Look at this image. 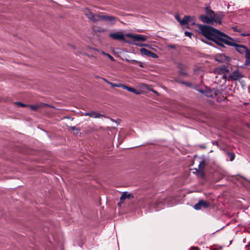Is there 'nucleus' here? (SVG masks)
Returning a JSON list of instances; mask_svg holds the SVG:
<instances>
[{
    "mask_svg": "<svg viewBox=\"0 0 250 250\" xmlns=\"http://www.w3.org/2000/svg\"><path fill=\"white\" fill-rule=\"evenodd\" d=\"M199 32L207 39L214 42L220 46H223V42L228 36L219 30L210 26L200 24Z\"/></svg>",
    "mask_w": 250,
    "mask_h": 250,
    "instance_id": "1",
    "label": "nucleus"
},
{
    "mask_svg": "<svg viewBox=\"0 0 250 250\" xmlns=\"http://www.w3.org/2000/svg\"><path fill=\"white\" fill-rule=\"evenodd\" d=\"M224 44L234 47L235 49L237 52L241 54H245V56H246V54L249 49L246 46L244 45L239 44L234 42L233 39L229 36L228 38H226L223 42V44Z\"/></svg>",
    "mask_w": 250,
    "mask_h": 250,
    "instance_id": "2",
    "label": "nucleus"
},
{
    "mask_svg": "<svg viewBox=\"0 0 250 250\" xmlns=\"http://www.w3.org/2000/svg\"><path fill=\"white\" fill-rule=\"evenodd\" d=\"M223 78H226V79L229 80H239L243 77V75L240 73L238 70H236L233 71L231 74H230L228 77L225 75L223 76Z\"/></svg>",
    "mask_w": 250,
    "mask_h": 250,
    "instance_id": "3",
    "label": "nucleus"
},
{
    "mask_svg": "<svg viewBox=\"0 0 250 250\" xmlns=\"http://www.w3.org/2000/svg\"><path fill=\"white\" fill-rule=\"evenodd\" d=\"M97 17L100 18V20L109 22L111 24H114L118 20L117 17L112 16L97 15Z\"/></svg>",
    "mask_w": 250,
    "mask_h": 250,
    "instance_id": "4",
    "label": "nucleus"
},
{
    "mask_svg": "<svg viewBox=\"0 0 250 250\" xmlns=\"http://www.w3.org/2000/svg\"><path fill=\"white\" fill-rule=\"evenodd\" d=\"M195 20L193 17H190L189 16H185L184 18L180 21V23L181 25H184L188 24L194 25L195 24Z\"/></svg>",
    "mask_w": 250,
    "mask_h": 250,
    "instance_id": "5",
    "label": "nucleus"
},
{
    "mask_svg": "<svg viewBox=\"0 0 250 250\" xmlns=\"http://www.w3.org/2000/svg\"><path fill=\"white\" fill-rule=\"evenodd\" d=\"M210 204L203 199L199 201L194 206V208L196 210L201 209L202 208H207L209 207Z\"/></svg>",
    "mask_w": 250,
    "mask_h": 250,
    "instance_id": "6",
    "label": "nucleus"
},
{
    "mask_svg": "<svg viewBox=\"0 0 250 250\" xmlns=\"http://www.w3.org/2000/svg\"><path fill=\"white\" fill-rule=\"evenodd\" d=\"M126 36L132 39H134L137 41H145L146 40V36L140 35V34H136L133 35L131 34H127Z\"/></svg>",
    "mask_w": 250,
    "mask_h": 250,
    "instance_id": "7",
    "label": "nucleus"
},
{
    "mask_svg": "<svg viewBox=\"0 0 250 250\" xmlns=\"http://www.w3.org/2000/svg\"><path fill=\"white\" fill-rule=\"evenodd\" d=\"M109 37L114 40L124 41V35L121 32L111 33Z\"/></svg>",
    "mask_w": 250,
    "mask_h": 250,
    "instance_id": "8",
    "label": "nucleus"
},
{
    "mask_svg": "<svg viewBox=\"0 0 250 250\" xmlns=\"http://www.w3.org/2000/svg\"><path fill=\"white\" fill-rule=\"evenodd\" d=\"M85 15L89 20L93 22L98 21L100 20V18L97 17L98 15H95L89 11V10H87V12L85 13Z\"/></svg>",
    "mask_w": 250,
    "mask_h": 250,
    "instance_id": "9",
    "label": "nucleus"
},
{
    "mask_svg": "<svg viewBox=\"0 0 250 250\" xmlns=\"http://www.w3.org/2000/svg\"><path fill=\"white\" fill-rule=\"evenodd\" d=\"M212 19V23L213 22H215L216 23L221 24L222 20V17L221 15H219L217 14H215L211 18Z\"/></svg>",
    "mask_w": 250,
    "mask_h": 250,
    "instance_id": "10",
    "label": "nucleus"
},
{
    "mask_svg": "<svg viewBox=\"0 0 250 250\" xmlns=\"http://www.w3.org/2000/svg\"><path fill=\"white\" fill-rule=\"evenodd\" d=\"M200 19L204 23H212L211 18L207 15H202L200 16Z\"/></svg>",
    "mask_w": 250,
    "mask_h": 250,
    "instance_id": "11",
    "label": "nucleus"
},
{
    "mask_svg": "<svg viewBox=\"0 0 250 250\" xmlns=\"http://www.w3.org/2000/svg\"><path fill=\"white\" fill-rule=\"evenodd\" d=\"M29 106L32 110L37 111L40 108L49 106V105L46 104L41 103L38 105H30Z\"/></svg>",
    "mask_w": 250,
    "mask_h": 250,
    "instance_id": "12",
    "label": "nucleus"
},
{
    "mask_svg": "<svg viewBox=\"0 0 250 250\" xmlns=\"http://www.w3.org/2000/svg\"><path fill=\"white\" fill-rule=\"evenodd\" d=\"M178 68L180 69L179 73L181 75L187 77L188 73L185 70L186 66L183 64H179Z\"/></svg>",
    "mask_w": 250,
    "mask_h": 250,
    "instance_id": "13",
    "label": "nucleus"
},
{
    "mask_svg": "<svg viewBox=\"0 0 250 250\" xmlns=\"http://www.w3.org/2000/svg\"><path fill=\"white\" fill-rule=\"evenodd\" d=\"M123 88L124 89H126L127 91L134 93L137 95H139L140 94V91L136 90L134 88L128 86L127 85L124 84Z\"/></svg>",
    "mask_w": 250,
    "mask_h": 250,
    "instance_id": "14",
    "label": "nucleus"
},
{
    "mask_svg": "<svg viewBox=\"0 0 250 250\" xmlns=\"http://www.w3.org/2000/svg\"><path fill=\"white\" fill-rule=\"evenodd\" d=\"M232 29L234 31L240 33V34L243 37L250 36V33H242L241 29L238 28L237 26L233 27Z\"/></svg>",
    "mask_w": 250,
    "mask_h": 250,
    "instance_id": "15",
    "label": "nucleus"
},
{
    "mask_svg": "<svg viewBox=\"0 0 250 250\" xmlns=\"http://www.w3.org/2000/svg\"><path fill=\"white\" fill-rule=\"evenodd\" d=\"M104 115L102 114H100L98 112H96L95 111H91L89 112V116L91 117H93L94 118H99L101 117H103Z\"/></svg>",
    "mask_w": 250,
    "mask_h": 250,
    "instance_id": "16",
    "label": "nucleus"
},
{
    "mask_svg": "<svg viewBox=\"0 0 250 250\" xmlns=\"http://www.w3.org/2000/svg\"><path fill=\"white\" fill-rule=\"evenodd\" d=\"M245 64L248 66H250V50L249 49L245 56Z\"/></svg>",
    "mask_w": 250,
    "mask_h": 250,
    "instance_id": "17",
    "label": "nucleus"
},
{
    "mask_svg": "<svg viewBox=\"0 0 250 250\" xmlns=\"http://www.w3.org/2000/svg\"><path fill=\"white\" fill-rule=\"evenodd\" d=\"M206 11L207 15L210 18H212L215 14L209 7H206Z\"/></svg>",
    "mask_w": 250,
    "mask_h": 250,
    "instance_id": "18",
    "label": "nucleus"
},
{
    "mask_svg": "<svg viewBox=\"0 0 250 250\" xmlns=\"http://www.w3.org/2000/svg\"><path fill=\"white\" fill-rule=\"evenodd\" d=\"M229 72V70L228 67H227L225 65H223L219 68V73H228Z\"/></svg>",
    "mask_w": 250,
    "mask_h": 250,
    "instance_id": "19",
    "label": "nucleus"
},
{
    "mask_svg": "<svg viewBox=\"0 0 250 250\" xmlns=\"http://www.w3.org/2000/svg\"><path fill=\"white\" fill-rule=\"evenodd\" d=\"M140 52L141 54L143 55L149 56L151 51L149 50H147L145 48H142L140 49Z\"/></svg>",
    "mask_w": 250,
    "mask_h": 250,
    "instance_id": "20",
    "label": "nucleus"
},
{
    "mask_svg": "<svg viewBox=\"0 0 250 250\" xmlns=\"http://www.w3.org/2000/svg\"><path fill=\"white\" fill-rule=\"evenodd\" d=\"M130 195V194H128L126 192H124L120 197V202L123 201L125 199L129 198Z\"/></svg>",
    "mask_w": 250,
    "mask_h": 250,
    "instance_id": "21",
    "label": "nucleus"
},
{
    "mask_svg": "<svg viewBox=\"0 0 250 250\" xmlns=\"http://www.w3.org/2000/svg\"><path fill=\"white\" fill-rule=\"evenodd\" d=\"M112 87H121L123 88L124 84H122L120 83H114L111 82H110L109 84Z\"/></svg>",
    "mask_w": 250,
    "mask_h": 250,
    "instance_id": "22",
    "label": "nucleus"
},
{
    "mask_svg": "<svg viewBox=\"0 0 250 250\" xmlns=\"http://www.w3.org/2000/svg\"><path fill=\"white\" fill-rule=\"evenodd\" d=\"M227 154L229 157V161L231 162L233 161L235 156L234 153L233 152H228Z\"/></svg>",
    "mask_w": 250,
    "mask_h": 250,
    "instance_id": "23",
    "label": "nucleus"
},
{
    "mask_svg": "<svg viewBox=\"0 0 250 250\" xmlns=\"http://www.w3.org/2000/svg\"><path fill=\"white\" fill-rule=\"evenodd\" d=\"M179 83L181 84H184V85H185L188 87H191V86H192L191 83H189V82L182 81V82H179Z\"/></svg>",
    "mask_w": 250,
    "mask_h": 250,
    "instance_id": "24",
    "label": "nucleus"
},
{
    "mask_svg": "<svg viewBox=\"0 0 250 250\" xmlns=\"http://www.w3.org/2000/svg\"><path fill=\"white\" fill-rule=\"evenodd\" d=\"M15 104L18 106L26 107L28 106L27 105L22 104V103L20 102H16Z\"/></svg>",
    "mask_w": 250,
    "mask_h": 250,
    "instance_id": "25",
    "label": "nucleus"
},
{
    "mask_svg": "<svg viewBox=\"0 0 250 250\" xmlns=\"http://www.w3.org/2000/svg\"><path fill=\"white\" fill-rule=\"evenodd\" d=\"M103 54H104L105 55H106V56H107L110 59V60L111 61H112L113 62L115 61V60L114 59V58L112 56H111L110 54L105 53L104 52H103Z\"/></svg>",
    "mask_w": 250,
    "mask_h": 250,
    "instance_id": "26",
    "label": "nucleus"
},
{
    "mask_svg": "<svg viewBox=\"0 0 250 250\" xmlns=\"http://www.w3.org/2000/svg\"><path fill=\"white\" fill-rule=\"evenodd\" d=\"M126 61L128 62H131V63H134L135 62H139V63H141L140 62H139L138 61H136V60H128L127 59L126 60Z\"/></svg>",
    "mask_w": 250,
    "mask_h": 250,
    "instance_id": "27",
    "label": "nucleus"
},
{
    "mask_svg": "<svg viewBox=\"0 0 250 250\" xmlns=\"http://www.w3.org/2000/svg\"><path fill=\"white\" fill-rule=\"evenodd\" d=\"M149 57H151L153 58H157L158 57V56L156 54L151 51Z\"/></svg>",
    "mask_w": 250,
    "mask_h": 250,
    "instance_id": "28",
    "label": "nucleus"
},
{
    "mask_svg": "<svg viewBox=\"0 0 250 250\" xmlns=\"http://www.w3.org/2000/svg\"><path fill=\"white\" fill-rule=\"evenodd\" d=\"M185 35L186 36H188V37H191V36L192 35V33L191 32H188V31H185Z\"/></svg>",
    "mask_w": 250,
    "mask_h": 250,
    "instance_id": "29",
    "label": "nucleus"
},
{
    "mask_svg": "<svg viewBox=\"0 0 250 250\" xmlns=\"http://www.w3.org/2000/svg\"><path fill=\"white\" fill-rule=\"evenodd\" d=\"M204 165H205V162L204 161H202V162H201L199 165V167H202V168H203L204 167Z\"/></svg>",
    "mask_w": 250,
    "mask_h": 250,
    "instance_id": "30",
    "label": "nucleus"
},
{
    "mask_svg": "<svg viewBox=\"0 0 250 250\" xmlns=\"http://www.w3.org/2000/svg\"><path fill=\"white\" fill-rule=\"evenodd\" d=\"M148 89L149 91H152V92H153L154 93H155V94H158V92H157L156 91H155V90H153V89H150V88H148Z\"/></svg>",
    "mask_w": 250,
    "mask_h": 250,
    "instance_id": "31",
    "label": "nucleus"
},
{
    "mask_svg": "<svg viewBox=\"0 0 250 250\" xmlns=\"http://www.w3.org/2000/svg\"><path fill=\"white\" fill-rule=\"evenodd\" d=\"M168 47L170 48L175 49L176 48L175 46L174 45H169Z\"/></svg>",
    "mask_w": 250,
    "mask_h": 250,
    "instance_id": "32",
    "label": "nucleus"
},
{
    "mask_svg": "<svg viewBox=\"0 0 250 250\" xmlns=\"http://www.w3.org/2000/svg\"><path fill=\"white\" fill-rule=\"evenodd\" d=\"M102 79L103 80V81H104V82H105V83H108V84H109L110 82L108 81L106 79H105V78H103Z\"/></svg>",
    "mask_w": 250,
    "mask_h": 250,
    "instance_id": "33",
    "label": "nucleus"
},
{
    "mask_svg": "<svg viewBox=\"0 0 250 250\" xmlns=\"http://www.w3.org/2000/svg\"><path fill=\"white\" fill-rule=\"evenodd\" d=\"M175 18H176V20H177L179 22H180V21H181L182 20H180V18H179V16H177V15H176V16H175Z\"/></svg>",
    "mask_w": 250,
    "mask_h": 250,
    "instance_id": "34",
    "label": "nucleus"
},
{
    "mask_svg": "<svg viewBox=\"0 0 250 250\" xmlns=\"http://www.w3.org/2000/svg\"><path fill=\"white\" fill-rule=\"evenodd\" d=\"M205 95L208 97H211V95H210L209 94V93L208 92H206L205 93Z\"/></svg>",
    "mask_w": 250,
    "mask_h": 250,
    "instance_id": "35",
    "label": "nucleus"
},
{
    "mask_svg": "<svg viewBox=\"0 0 250 250\" xmlns=\"http://www.w3.org/2000/svg\"><path fill=\"white\" fill-rule=\"evenodd\" d=\"M83 115L85 116H89V112H85V113H83Z\"/></svg>",
    "mask_w": 250,
    "mask_h": 250,
    "instance_id": "36",
    "label": "nucleus"
},
{
    "mask_svg": "<svg viewBox=\"0 0 250 250\" xmlns=\"http://www.w3.org/2000/svg\"><path fill=\"white\" fill-rule=\"evenodd\" d=\"M212 144L214 145H218V142L217 141H214V142H212Z\"/></svg>",
    "mask_w": 250,
    "mask_h": 250,
    "instance_id": "37",
    "label": "nucleus"
},
{
    "mask_svg": "<svg viewBox=\"0 0 250 250\" xmlns=\"http://www.w3.org/2000/svg\"><path fill=\"white\" fill-rule=\"evenodd\" d=\"M138 46H146L147 45L146 44H136Z\"/></svg>",
    "mask_w": 250,
    "mask_h": 250,
    "instance_id": "38",
    "label": "nucleus"
},
{
    "mask_svg": "<svg viewBox=\"0 0 250 250\" xmlns=\"http://www.w3.org/2000/svg\"><path fill=\"white\" fill-rule=\"evenodd\" d=\"M70 127H71V129L73 130H76V128L75 126H71Z\"/></svg>",
    "mask_w": 250,
    "mask_h": 250,
    "instance_id": "39",
    "label": "nucleus"
},
{
    "mask_svg": "<svg viewBox=\"0 0 250 250\" xmlns=\"http://www.w3.org/2000/svg\"><path fill=\"white\" fill-rule=\"evenodd\" d=\"M216 61H219V62H222V60H220L219 58H218V57H217L216 58Z\"/></svg>",
    "mask_w": 250,
    "mask_h": 250,
    "instance_id": "40",
    "label": "nucleus"
},
{
    "mask_svg": "<svg viewBox=\"0 0 250 250\" xmlns=\"http://www.w3.org/2000/svg\"><path fill=\"white\" fill-rule=\"evenodd\" d=\"M220 57H221V58H224V57H225V55H221L220 56Z\"/></svg>",
    "mask_w": 250,
    "mask_h": 250,
    "instance_id": "41",
    "label": "nucleus"
},
{
    "mask_svg": "<svg viewBox=\"0 0 250 250\" xmlns=\"http://www.w3.org/2000/svg\"><path fill=\"white\" fill-rule=\"evenodd\" d=\"M140 63V64L139 66H140L141 67H143V65L142 64V63L141 62V63Z\"/></svg>",
    "mask_w": 250,
    "mask_h": 250,
    "instance_id": "42",
    "label": "nucleus"
},
{
    "mask_svg": "<svg viewBox=\"0 0 250 250\" xmlns=\"http://www.w3.org/2000/svg\"><path fill=\"white\" fill-rule=\"evenodd\" d=\"M199 91L201 92V93H204V91L203 90H199Z\"/></svg>",
    "mask_w": 250,
    "mask_h": 250,
    "instance_id": "43",
    "label": "nucleus"
},
{
    "mask_svg": "<svg viewBox=\"0 0 250 250\" xmlns=\"http://www.w3.org/2000/svg\"><path fill=\"white\" fill-rule=\"evenodd\" d=\"M250 245V243L248 245H247L246 247H249Z\"/></svg>",
    "mask_w": 250,
    "mask_h": 250,
    "instance_id": "44",
    "label": "nucleus"
}]
</instances>
